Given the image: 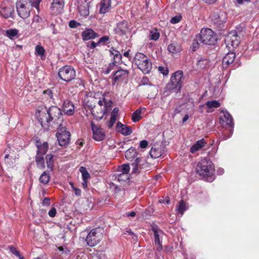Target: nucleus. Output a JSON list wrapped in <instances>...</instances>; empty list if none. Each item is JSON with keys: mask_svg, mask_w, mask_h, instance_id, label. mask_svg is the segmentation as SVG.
Masks as SVG:
<instances>
[{"mask_svg": "<svg viewBox=\"0 0 259 259\" xmlns=\"http://www.w3.org/2000/svg\"><path fill=\"white\" fill-rule=\"evenodd\" d=\"M47 113L39 119L41 126L45 129H48V124L52 122L53 124L62 125L63 117L61 109L56 106H52L47 110Z\"/></svg>", "mask_w": 259, "mask_h": 259, "instance_id": "obj_1", "label": "nucleus"}, {"mask_svg": "<svg viewBox=\"0 0 259 259\" xmlns=\"http://www.w3.org/2000/svg\"><path fill=\"white\" fill-rule=\"evenodd\" d=\"M41 2V0H17L16 5L18 15L23 19L28 18L32 7L35 8L39 12Z\"/></svg>", "mask_w": 259, "mask_h": 259, "instance_id": "obj_2", "label": "nucleus"}, {"mask_svg": "<svg viewBox=\"0 0 259 259\" xmlns=\"http://www.w3.org/2000/svg\"><path fill=\"white\" fill-rule=\"evenodd\" d=\"M134 63L144 73L150 72L152 69V63L149 58L141 53H137L135 56Z\"/></svg>", "mask_w": 259, "mask_h": 259, "instance_id": "obj_3", "label": "nucleus"}, {"mask_svg": "<svg viewBox=\"0 0 259 259\" xmlns=\"http://www.w3.org/2000/svg\"><path fill=\"white\" fill-rule=\"evenodd\" d=\"M196 172L203 177L211 176L214 172V166L212 162L206 158L201 159L197 164Z\"/></svg>", "mask_w": 259, "mask_h": 259, "instance_id": "obj_4", "label": "nucleus"}, {"mask_svg": "<svg viewBox=\"0 0 259 259\" xmlns=\"http://www.w3.org/2000/svg\"><path fill=\"white\" fill-rule=\"evenodd\" d=\"M104 230L102 228L98 227L92 229L86 238L87 244L91 247L96 246L103 238Z\"/></svg>", "mask_w": 259, "mask_h": 259, "instance_id": "obj_5", "label": "nucleus"}, {"mask_svg": "<svg viewBox=\"0 0 259 259\" xmlns=\"http://www.w3.org/2000/svg\"><path fill=\"white\" fill-rule=\"evenodd\" d=\"M183 79H184L183 71L179 70L175 72L172 73L166 88L168 90H175V92L180 91L182 87Z\"/></svg>", "mask_w": 259, "mask_h": 259, "instance_id": "obj_6", "label": "nucleus"}, {"mask_svg": "<svg viewBox=\"0 0 259 259\" xmlns=\"http://www.w3.org/2000/svg\"><path fill=\"white\" fill-rule=\"evenodd\" d=\"M199 40L203 44L213 45L216 42L217 39L211 29L205 28L202 29L199 33Z\"/></svg>", "mask_w": 259, "mask_h": 259, "instance_id": "obj_7", "label": "nucleus"}, {"mask_svg": "<svg viewBox=\"0 0 259 259\" xmlns=\"http://www.w3.org/2000/svg\"><path fill=\"white\" fill-rule=\"evenodd\" d=\"M56 137L59 144L61 146H64L68 145L70 142V134L67 131L65 126L63 125L59 126Z\"/></svg>", "mask_w": 259, "mask_h": 259, "instance_id": "obj_8", "label": "nucleus"}, {"mask_svg": "<svg viewBox=\"0 0 259 259\" xmlns=\"http://www.w3.org/2000/svg\"><path fill=\"white\" fill-rule=\"evenodd\" d=\"M75 71L69 66H65L61 68L58 72L60 78L65 81L69 82L75 77Z\"/></svg>", "mask_w": 259, "mask_h": 259, "instance_id": "obj_9", "label": "nucleus"}, {"mask_svg": "<svg viewBox=\"0 0 259 259\" xmlns=\"http://www.w3.org/2000/svg\"><path fill=\"white\" fill-rule=\"evenodd\" d=\"M227 20V14L222 11L214 12L211 16V21L217 28L221 29Z\"/></svg>", "mask_w": 259, "mask_h": 259, "instance_id": "obj_10", "label": "nucleus"}, {"mask_svg": "<svg viewBox=\"0 0 259 259\" xmlns=\"http://www.w3.org/2000/svg\"><path fill=\"white\" fill-rule=\"evenodd\" d=\"M225 41L227 47L229 49L231 47L236 48L240 43V37L238 35L236 31L232 30L226 36Z\"/></svg>", "mask_w": 259, "mask_h": 259, "instance_id": "obj_11", "label": "nucleus"}, {"mask_svg": "<svg viewBox=\"0 0 259 259\" xmlns=\"http://www.w3.org/2000/svg\"><path fill=\"white\" fill-rule=\"evenodd\" d=\"M220 124L223 127L230 128V132L232 134L234 123L231 115L228 111H223L220 118Z\"/></svg>", "mask_w": 259, "mask_h": 259, "instance_id": "obj_12", "label": "nucleus"}, {"mask_svg": "<svg viewBox=\"0 0 259 259\" xmlns=\"http://www.w3.org/2000/svg\"><path fill=\"white\" fill-rule=\"evenodd\" d=\"M152 230L154 233L155 246L157 250L160 251L162 248L161 239L162 238L164 233L163 231L159 229L156 225L152 227Z\"/></svg>", "mask_w": 259, "mask_h": 259, "instance_id": "obj_13", "label": "nucleus"}, {"mask_svg": "<svg viewBox=\"0 0 259 259\" xmlns=\"http://www.w3.org/2000/svg\"><path fill=\"white\" fill-rule=\"evenodd\" d=\"M91 126L93 132V138L97 141L103 140L105 138V133L100 126L96 125L93 121H91Z\"/></svg>", "mask_w": 259, "mask_h": 259, "instance_id": "obj_14", "label": "nucleus"}, {"mask_svg": "<svg viewBox=\"0 0 259 259\" xmlns=\"http://www.w3.org/2000/svg\"><path fill=\"white\" fill-rule=\"evenodd\" d=\"M78 9L81 15L87 17L89 15V0H77Z\"/></svg>", "mask_w": 259, "mask_h": 259, "instance_id": "obj_15", "label": "nucleus"}, {"mask_svg": "<svg viewBox=\"0 0 259 259\" xmlns=\"http://www.w3.org/2000/svg\"><path fill=\"white\" fill-rule=\"evenodd\" d=\"M147 163L142 158H137L131 164L132 166V172L134 174L139 173L144 165H147Z\"/></svg>", "mask_w": 259, "mask_h": 259, "instance_id": "obj_16", "label": "nucleus"}, {"mask_svg": "<svg viewBox=\"0 0 259 259\" xmlns=\"http://www.w3.org/2000/svg\"><path fill=\"white\" fill-rule=\"evenodd\" d=\"M115 31L117 34L120 36H125V38H127L126 34L130 31L127 22L126 21L119 22L115 28Z\"/></svg>", "mask_w": 259, "mask_h": 259, "instance_id": "obj_17", "label": "nucleus"}, {"mask_svg": "<svg viewBox=\"0 0 259 259\" xmlns=\"http://www.w3.org/2000/svg\"><path fill=\"white\" fill-rule=\"evenodd\" d=\"M64 0H53L51 9L54 14L60 13L63 10L64 7Z\"/></svg>", "mask_w": 259, "mask_h": 259, "instance_id": "obj_18", "label": "nucleus"}, {"mask_svg": "<svg viewBox=\"0 0 259 259\" xmlns=\"http://www.w3.org/2000/svg\"><path fill=\"white\" fill-rule=\"evenodd\" d=\"M62 110L67 115H72L74 113V104L69 100H65L62 106Z\"/></svg>", "mask_w": 259, "mask_h": 259, "instance_id": "obj_19", "label": "nucleus"}, {"mask_svg": "<svg viewBox=\"0 0 259 259\" xmlns=\"http://www.w3.org/2000/svg\"><path fill=\"white\" fill-rule=\"evenodd\" d=\"M116 130L124 136H128L133 132L131 126L123 124L120 122H118L116 124Z\"/></svg>", "mask_w": 259, "mask_h": 259, "instance_id": "obj_20", "label": "nucleus"}, {"mask_svg": "<svg viewBox=\"0 0 259 259\" xmlns=\"http://www.w3.org/2000/svg\"><path fill=\"white\" fill-rule=\"evenodd\" d=\"M14 10V7L12 5L5 6L3 4L0 10V14L3 17L8 18L12 16Z\"/></svg>", "mask_w": 259, "mask_h": 259, "instance_id": "obj_21", "label": "nucleus"}, {"mask_svg": "<svg viewBox=\"0 0 259 259\" xmlns=\"http://www.w3.org/2000/svg\"><path fill=\"white\" fill-rule=\"evenodd\" d=\"M162 148L158 143H154L150 151V155L153 158H156L162 155Z\"/></svg>", "mask_w": 259, "mask_h": 259, "instance_id": "obj_22", "label": "nucleus"}, {"mask_svg": "<svg viewBox=\"0 0 259 259\" xmlns=\"http://www.w3.org/2000/svg\"><path fill=\"white\" fill-rule=\"evenodd\" d=\"M98 36V34L91 29H85L81 32V36L83 40L94 39Z\"/></svg>", "mask_w": 259, "mask_h": 259, "instance_id": "obj_23", "label": "nucleus"}, {"mask_svg": "<svg viewBox=\"0 0 259 259\" xmlns=\"http://www.w3.org/2000/svg\"><path fill=\"white\" fill-rule=\"evenodd\" d=\"M236 58V55L233 52L228 53L223 58L222 63L225 67H227L230 64L233 63Z\"/></svg>", "mask_w": 259, "mask_h": 259, "instance_id": "obj_24", "label": "nucleus"}, {"mask_svg": "<svg viewBox=\"0 0 259 259\" xmlns=\"http://www.w3.org/2000/svg\"><path fill=\"white\" fill-rule=\"evenodd\" d=\"M36 146L37 148L36 154L44 155L46 154L48 150V144L47 142H44L42 144H40L39 140L36 141Z\"/></svg>", "mask_w": 259, "mask_h": 259, "instance_id": "obj_25", "label": "nucleus"}, {"mask_svg": "<svg viewBox=\"0 0 259 259\" xmlns=\"http://www.w3.org/2000/svg\"><path fill=\"white\" fill-rule=\"evenodd\" d=\"M128 74V71L125 69H118L116 71L113 76L114 81H116L119 79H123L126 77Z\"/></svg>", "mask_w": 259, "mask_h": 259, "instance_id": "obj_26", "label": "nucleus"}, {"mask_svg": "<svg viewBox=\"0 0 259 259\" xmlns=\"http://www.w3.org/2000/svg\"><path fill=\"white\" fill-rule=\"evenodd\" d=\"M206 144V142L204 139H202L200 140L197 141L191 148L190 149V152L192 153H194L196 151L201 149Z\"/></svg>", "mask_w": 259, "mask_h": 259, "instance_id": "obj_27", "label": "nucleus"}, {"mask_svg": "<svg viewBox=\"0 0 259 259\" xmlns=\"http://www.w3.org/2000/svg\"><path fill=\"white\" fill-rule=\"evenodd\" d=\"M111 0H102L100 3V13L105 14L111 8Z\"/></svg>", "mask_w": 259, "mask_h": 259, "instance_id": "obj_28", "label": "nucleus"}, {"mask_svg": "<svg viewBox=\"0 0 259 259\" xmlns=\"http://www.w3.org/2000/svg\"><path fill=\"white\" fill-rule=\"evenodd\" d=\"M106 112V109H100L99 111H97V109L95 108L92 109V114L95 119L100 120L103 118Z\"/></svg>", "mask_w": 259, "mask_h": 259, "instance_id": "obj_29", "label": "nucleus"}, {"mask_svg": "<svg viewBox=\"0 0 259 259\" xmlns=\"http://www.w3.org/2000/svg\"><path fill=\"white\" fill-rule=\"evenodd\" d=\"M167 49L168 51L172 54L180 52L182 50V48L180 45L177 42H174L168 46Z\"/></svg>", "mask_w": 259, "mask_h": 259, "instance_id": "obj_30", "label": "nucleus"}, {"mask_svg": "<svg viewBox=\"0 0 259 259\" xmlns=\"http://www.w3.org/2000/svg\"><path fill=\"white\" fill-rule=\"evenodd\" d=\"M116 179L122 184H124L128 182L130 179L129 173H120L117 175Z\"/></svg>", "mask_w": 259, "mask_h": 259, "instance_id": "obj_31", "label": "nucleus"}, {"mask_svg": "<svg viewBox=\"0 0 259 259\" xmlns=\"http://www.w3.org/2000/svg\"><path fill=\"white\" fill-rule=\"evenodd\" d=\"M109 52L111 55L113 56V61L115 63H118L122 58V56L120 52L113 48L109 50Z\"/></svg>", "mask_w": 259, "mask_h": 259, "instance_id": "obj_32", "label": "nucleus"}, {"mask_svg": "<svg viewBox=\"0 0 259 259\" xmlns=\"http://www.w3.org/2000/svg\"><path fill=\"white\" fill-rule=\"evenodd\" d=\"M125 158L128 160H132L137 156V152L134 148H129L125 153Z\"/></svg>", "mask_w": 259, "mask_h": 259, "instance_id": "obj_33", "label": "nucleus"}, {"mask_svg": "<svg viewBox=\"0 0 259 259\" xmlns=\"http://www.w3.org/2000/svg\"><path fill=\"white\" fill-rule=\"evenodd\" d=\"M35 162L38 168L44 169L45 168V160L42 156L36 154Z\"/></svg>", "mask_w": 259, "mask_h": 259, "instance_id": "obj_34", "label": "nucleus"}, {"mask_svg": "<svg viewBox=\"0 0 259 259\" xmlns=\"http://www.w3.org/2000/svg\"><path fill=\"white\" fill-rule=\"evenodd\" d=\"M50 179V174L46 171H44L39 178L40 182L44 185L47 184L49 182Z\"/></svg>", "mask_w": 259, "mask_h": 259, "instance_id": "obj_35", "label": "nucleus"}, {"mask_svg": "<svg viewBox=\"0 0 259 259\" xmlns=\"http://www.w3.org/2000/svg\"><path fill=\"white\" fill-rule=\"evenodd\" d=\"M141 109L138 108L132 114V119L134 122L139 121L141 118Z\"/></svg>", "mask_w": 259, "mask_h": 259, "instance_id": "obj_36", "label": "nucleus"}, {"mask_svg": "<svg viewBox=\"0 0 259 259\" xmlns=\"http://www.w3.org/2000/svg\"><path fill=\"white\" fill-rule=\"evenodd\" d=\"M160 36V33L157 29H154L150 31L149 37L150 39L153 40H157Z\"/></svg>", "mask_w": 259, "mask_h": 259, "instance_id": "obj_37", "label": "nucleus"}, {"mask_svg": "<svg viewBox=\"0 0 259 259\" xmlns=\"http://www.w3.org/2000/svg\"><path fill=\"white\" fill-rule=\"evenodd\" d=\"M187 209V207L186 206V203L184 200H181L179 202V205L177 207V211L180 212L182 215L185 211Z\"/></svg>", "mask_w": 259, "mask_h": 259, "instance_id": "obj_38", "label": "nucleus"}, {"mask_svg": "<svg viewBox=\"0 0 259 259\" xmlns=\"http://www.w3.org/2000/svg\"><path fill=\"white\" fill-rule=\"evenodd\" d=\"M53 155L51 154H48L46 156V162L47 164V167L51 170H52L54 166V162L53 161Z\"/></svg>", "mask_w": 259, "mask_h": 259, "instance_id": "obj_39", "label": "nucleus"}, {"mask_svg": "<svg viewBox=\"0 0 259 259\" xmlns=\"http://www.w3.org/2000/svg\"><path fill=\"white\" fill-rule=\"evenodd\" d=\"M208 108H218L220 106V103L217 100L208 101L205 103Z\"/></svg>", "mask_w": 259, "mask_h": 259, "instance_id": "obj_40", "label": "nucleus"}, {"mask_svg": "<svg viewBox=\"0 0 259 259\" xmlns=\"http://www.w3.org/2000/svg\"><path fill=\"white\" fill-rule=\"evenodd\" d=\"M130 169L128 164H122L118 167V171L120 173H128Z\"/></svg>", "mask_w": 259, "mask_h": 259, "instance_id": "obj_41", "label": "nucleus"}, {"mask_svg": "<svg viewBox=\"0 0 259 259\" xmlns=\"http://www.w3.org/2000/svg\"><path fill=\"white\" fill-rule=\"evenodd\" d=\"M79 171L82 174V178L83 180H87L90 178V175L84 167H80Z\"/></svg>", "mask_w": 259, "mask_h": 259, "instance_id": "obj_42", "label": "nucleus"}, {"mask_svg": "<svg viewBox=\"0 0 259 259\" xmlns=\"http://www.w3.org/2000/svg\"><path fill=\"white\" fill-rule=\"evenodd\" d=\"M18 32V31L16 29H9L6 31V35L11 39H12L14 36H16Z\"/></svg>", "mask_w": 259, "mask_h": 259, "instance_id": "obj_43", "label": "nucleus"}, {"mask_svg": "<svg viewBox=\"0 0 259 259\" xmlns=\"http://www.w3.org/2000/svg\"><path fill=\"white\" fill-rule=\"evenodd\" d=\"M208 63V60L205 59H200L197 61V65L201 68H205Z\"/></svg>", "mask_w": 259, "mask_h": 259, "instance_id": "obj_44", "label": "nucleus"}, {"mask_svg": "<svg viewBox=\"0 0 259 259\" xmlns=\"http://www.w3.org/2000/svg\"><path fill=\"white\" fill-rule=\"evenodd\" d=\"M35 51L37 55L39 56H44L45 55V50L44 48L40 46H36L35 47Z\"/></svg>", "mask_w": 259, "mask_h": 259, "instance_id": "obj_45", "label": "nucleus"}, {"mask_svg": "<svg viewBox=\"0 0 259 259\" xmlns=\"http://www.w3.org/2000/svg\"><path fill=\"white\" fill-rule=\"evenodd\" d=\"M98 104L100 106H102L103 105H104L103 109H106V111L107 110V107L110 106L109 103L106 102L105 98L104 97H103L102 99L98 101Z\"/></svg>", "mask_w": 259, "mask_h": 259, "instance_id": "obj_46", "label": "nucleus"}, {"mask_svg": "<svg viewBox=\"0 0 259 259\" xmlns=\"http://www.w3.org/2000/svg\"><path fill=\"white\" fill-rule=\"evenodd\" d=\"M109 37L108 36H104L100 38L98 41L99 45L101 44L102 45H105L108 42Z\"/></svg>", "mask_w": 259, "mask_h": 259, "instance_id": "obj_47", "label": "nucleus"}, {"mask_svg": "<svg viewBox=\"0 0 259 259\" xmlns=\"http://www.w3.org/2000/svg\"><path fill=\"white\" fill-rule=\"evenodd\" d=\"M43 94L47 99H53V94L51 90L47 89L43 91Z\"/></svg>", "mask_w": 259, "mask_h": 259, "instance_id": "obj_48", "label": "nucleus"}, {"mask_svg": "<svg viewBox=\"0 0 259 259\" xmlns=\"http://www.w3.org/2000/svg\"><path fill=\"white\" fill-rule=\"evenodd\" d=\"M80 24L75 20H71L69 23V26L70 28H75L79 26Z\"/></svg>", "mask_w": 259, "mask_h": 259, "instance_id": "obj_49", "label": "nucleus"}, {"mask_svg": "<svg viewBox=\"0 0 259 259\" xmlns=\"http://www.w3.org/2000/svg\"><path fill=\"white\" fill-rule=\"evenodd\" d=\"M181 19L182 17L181 16H176L173 17L170 21L172 24H176L179 23L181 20Z\"/></svg>", "mask_w": 259, "mask_h": 259, "instance_id": "obj_50", "label": "nucleus"}, {"mask_svg": "<svg viewBox=\"0 0 259 259\" xmlns=\"http://www.w3.org/2000/svg\"><path fill=\"white\" fill-rule=\"evenodd\" d=\"M116 119L117 117L111 116L110 121H109L108 124V127L109 128H111L115 123Z\"/></svg>", "mask_w": 259, "mask_h": 259, "instance_id": "obj_51", "label": "nucleus"}, {"mask_svg": "<svg viewBox=\"0 0 259 259\" xmlns=\"http://www.w3.org/2000/svg\"><path fill=\"white\" fill-rule=\"evenodd\" d=\"M199 43L196 39H194L192 44V48L193 51H195L198 48Z\"/></svg>", "mask_w": 259, "mask_h": 259, "instance_id": "obj_52", "label": "nucleus"}, {"mask_svg": "<svg viewBox=\"0 0 259 259\" xmlns=\"http://www.w3.org/2000/svg\"><path fill=\"white\" fill-rule=\"evenodd\" d=\"M48 214L50 217H54L56 214V209L55 207H52L49 211Z\"/></svg>", "mask_w": 259, "mask_h": 259, "instance_id": "obj_53", "label": "nucleus"}, {"mask_svg": "<svg viewBox=\"0 0 259 259\" xmlns=\"http://www.w3.org/2000/svg\"><path fill=\"white\" fill-rule=\"evenodd\" d=\"M118 108L117 107L114 108L111 113V116L117 117L118 114Z\"/></svg>", "mask_w": 259, "mask_h": 259, "instance_id": "obj_54", "label": "nucleus"}, {"mask_svg": "<svg viewBox=\"0 0 259 259\" xmlns=\"http://www.w3.org/2000/svg\"><path fill=\"white\" fill-rule=\"evenodd\" d=\"M148 146L147 141L144 140L140 142V147L141 148H145Z\"/></svg>", "mask_w": 259, "mask_h": 259, "instance_id": "obj_55", "label": "nucleus"}, {"mask_svg": "<svg viewBox=\"0 0 259 259\" xmlns=\"http://www.w3.org/2000/svg\"><path fill=\"white\" fill-rule=\"evenodd\" d=\"M158 70L163 75H167L168 74V70L167 69L165 70L164 67L162 66L159 67Z\"/></svg>", "mask_w": 259, "mask_h": 259, "instance_id": "obj_56", "label": "nucleus"}, {"mask_svg": "<svg viewBox=\"0 0 259 259\" xmlns=\"http://www.w3.org/2000/svg\"><path fill=\"white\" fill-rule=\"evenodd\" d=\"M42 204L44 205H47V206L49 205L50 204V198L48 197H46V198H44L42 201Z\"/></svg>", "mask_w": 259, "mask_h": 259, "instance_id": "obj_57", "label": "nucleus"}, {"mask_svg": "<svg viewBox=\"0 0 259 259\" xmlns=\"http://www.w3.org/2000/svg\"><path fill=\"white\" fill-rule=\"evenodd\" d=\"M126 232L127 233V234L131 235L132 236L133 239L134 240H136L137 239V236L134 234L133 232L131 230H127Z\"/></svg>", "mask_w": 259, "mask_h": 259, "instance_id": "obj_58", "label": "nucleus"}, {"mask_svg": "<svg viewBox=\"0 0 259 259\" xmlns=\"http://www.w3.org/2000/svg\"><path fill=\"white\" fill-rule=\"evenodd\" d=\"M99 45V44H98V42L97 43H96L94 41H92L91 42V43L89 45H88V47L90 48V49H94L95 48H96L98 45Z\"/></svg>", "mask_w": 259, "mask_h": 259, "instance_id": "obj_59", "label": "nucleus"}, {"mask_svg": "<svg viewBox=\"0 0 259 259\" xmlns=\"http://www.w3.org/2000/svg\"><path fill=\"white\" fill-rule=\"evenodd\" d=\"M116 63H115V62L113 61V62H112L109 64L108 68H109L111 70L114 69V67L117 66Z\"/></svg>", "mask_w": 259, "mask_h": 259, "instance_id": "obj_60", "label": "nucleus"}, {"mask_svg": "<svg viewBox=\"0 0 259 259\" xmlns=\"http://www.w3.org/2000/svg\"><path fill=\"white\" fill-rule=\"evenodd\" d=\"M41 20L40 17L38 15H35L33 18V21L35 22H39Z\"/></svg>", "mask_w": 259, "mask_h": 259, "instance_id": "obj_61", "label": "nucleus"}, {"mask_svg": "<svg viewBox=\"0 0 259 259\" xmlns=\"http://www.w3.org/2000/svg\"><path fill=\"white\" fill-rule=\"evenodd\" d=\"M58 249L60 251H62L63 252H64L65 253H67V252L68 251V250H67V248L63 247V246L59 247H58Z\"/></svg>", "mask_w": 259, "mask_h": 259, "instance_id": "obj_62", "label": "nucleus"}, {"mask_svg": "<svg viewBox=\"0 0 259 259\" xmlns=\"http://www.w3.org/2000/svg\"><path fill=\"white\" fill-rule=\"evenodd\" d=\"M73 190L74 191L75 194L76 196H80L81 195V190L80 189L75 187Z\"/></svg>", "mask_w": 259, "mask_h": 259, "instance_id": "obj_63", "label": "nucleus"}, {"mask_svg": "<svg viewBox=\"0 0 259 259\" xmlns=\"http://www.w3.org/2000/svg\"><path fill=\"white\" fill-rule=\"evenodd\" d=\"M9 248H10V250L11 252H12V253L13 254H14L17 252V250L16 249V248L15 247L13 246H10V247H9Z\"/></svg>", "mask_w": 259, "mask_h": 259, "instance_id": "obj_64", "label": "nucleus"}]
</instances>
